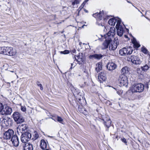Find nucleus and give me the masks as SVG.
I'll return each mask as SVG.
<instances>
[{
    "mask_svg": "<svg viewBox=\"0 0 150 150\" xmlns=\"http://www.w3.org/2000/svg\"><path fill=\"white\" fill-rule=\"evenodd\" d=\"M109 119H110L109 118V117L107 116L105 118H104L103 119V120L104 121V123H106L107 121H108V120Z\"/></svg>",
    "mask_w": 150,
    "mask_h": 150,
    "instance_id": "58836bf2",
    "label": "nucleus"
},
{
    "mask_svg": "<svg viewBox=\"0 0 150 150\" xmlns=\"http://www.w3.org/2000/svg\"><path fill=\"white\" fill-rule=\"evenodd\" d=\"M74 95L76 98L79 100H80L83 99V94L81 92H79V93L77 94H74Z\"/></svg>",
    "mask_w": 150,
    "mask_h": 150,
    "instance_id": "5701e85b",
    "label": "nucleus"
},
{
    "mask_svg": "<svg viewBox=\"0 0 150 150\" xmlns=\"http://www.w3.org/2000/svg\"><path fill=\"white\" fill-rule=\"evenodd\" d=\"M133 50L131 47H124L120 50L119 54L122 56L130 55L132 53Z\"/></svg>",
    "mask_w": 150,
    "mask_h": 150,
    "instance_id": "39448f33",
    "label": "nucleus"
},
{
    "mask_svg": "<svg viewBox=\"0 0 150 150\" xmlns=\"http://www.w3.org/2000/svg\"><path fill=\"white\" fill-rule=\"evenodd\" d=\"M3 109H4V105L2 103H0V112L2 111Z\"/></svg>",
    "mask_w": 150,
    "mask_h": 150,
    "instance_id": "a19ab883",
    "label": "nucleus"
},
{
    "mask_svg": "<svg viewBox=\"0 0 150 150\" xmlns=\"http://www.w3.org/2000/svg\"><path fill=\"white\" fill-rule=\"evenodd\" d=\"M93 16L94 17L97 18V24L99 26L101 25L103 26V25L104 22L105 20V18H104L102 20L103 22L100 21L104 17V14L103 11H100L99 13H96L93 14Z\"/></svg>",
    "mask_w": 150,
    "mask_h": 150,
    "instance_id": "f257e3e1",
    "label": "nucleus"
},
{
    "mask_svg": "<svg viewBox=\"0 0 150 150\" xmlns=\"http://www.w3.org/2000/svg\"><path fill=\"white\" fill-rule=\"evenodd\" d=\"M80 109H81V108H78V110H79V111L81 112H82V113H83V112H82V111H81H81H80Z\"/></svg>",
    "mask_w": 150,
    "mask_h": 150,
    "instance_id": "49530a36",
    "label": "nucleus"
},
{
    "mask_svg": "<svg viewBox=\"0 0 150 150\" xmlns=\"http://www.w3.org/2000/svg\"><path fill=\"white\" fill-rule=\"evenodd\" d=\"M129 59V61L130 60L133 64L136 65L140 64L142 62L140 58L137 56H131Z\"/></svg>",
    "mask_w": 150,
    "mask_h": 150,
    "instance_id": "6e6552de",
    "label": "nucleus"
},
{
    "mask_svg": "<svg viewBox=\"0 0 150 150\" xmlns=\"http://www.w3.org/2000/svg\"><path fill=\"white\" fill-rule=\"evenodd\" d=\"M48 137H50V136H48Z\"/></svg>",
    "mask_w": 150,
    "mask_h": 150,
    "instance_id": "bf43d9fd",
    "label": "nucleus"
},
{
    "mask_svg": "<svg viewBox=\"0 0 150 150\" xmlns=\"http://www.w3.org/2000/svg\"><path fill=\"white\" fill-rule=\"evenodd\" d=\"M84 11H85V12H86V13L88 12V11L86 10V9H84Z\"/></svg>",
    "mask_w": 150,
    "mask_h": 150,
    "instance_id": "09e8293b",
    "label": "nucleus"
},
{
    "mask_svg": "<svg viewBox=\"0 0 150 150\" xmlns=\"http://www.w3.org/2000/svg\"><path fill=\"white\" fill-rule=\"evenodd\" d=\"M106 67L108 70L112 71L116 68L117 65L114 63L109 62L107 65Z\"/></svg>",
    "mask_w": 150,
    "mask_h": 150,
    "instance_id": "ddd939ff",
    "label": "nucleus"
},
{
    "mask_svg": "<svg viewBox=\"0 0 150 150\" xmlns=\"http://www.w3.org/2000/svg\"><path fill=\"white\" fill-rule=\"evenodd\" d=\"M144 88V85L142 83H137L133 85L132 91L134 92H142L143 91Z\"/></svg>",
    "mask_w": 150,
    "mask_h": 150,
    "instance_id": "20e7f679",
    "label": "nucleus"
},
{
    "mask_svg": "<svg viewBox=\"0 0 150 150\" xmlns=\"http://www.w3.org/2000/svg\"><path fill=\"white\" fill-rule=\"evenodd\" d=\"M27 128V125L25 124H21L19 127V130H21L22 131H24Z\"/></svg>",
    "mask_w": 150,
    "mask_h": 150,
    "instance_id": "bb28decb",
    "label": "nucleus"
},
{
    "mask_svg": "<svg viewBox=\"0 0 150 150\" xmlns=\"http://www.w3.org/2000/svg\"><path fill=\"white\" fill-rule=\"evenodd\" d=\"M33 137L32 138V139L33 140H35L37 139L39 137L38 134L37 132L35 131L33 132Z\"/></svg>",
    "mask_w": 150,
    "mask_h": 150,
    "instance_id": "c756f323",
    "label": "nucleus"
},
{
    "mask_svg": "<svg viewBox=\"0 0 150 150\" xmlns=\"http://www.w3.org/2000/svg\"><path fill=\"white\" fill-rule=\"evenodd\" d=\"M31 137V134L29 132H26L22 134L21 137V140L23 144L28 143Z\"/></svg>",
    "mask_w": 150,
    "mask_h": 150,
    "instance_id": "f03ea898",
    "label": "nucleus"
},
{
    "mask_svg": "<svg viewBox=\"0 0 150 150\" xmlns=\"http://www.w3.org/2000/svg\"><path fill=\"white\" fill-rule=\"evenodd\" d=\"M3 122L6 126L10 125L11 123V120L10 118L5 117L3 119Z\"/></svg>",
    "mask_w": 150,
    "mask_h": 150,
    "instance_id": "f3484780",
    "label": "nucleus"
},
{
    "mask_svg": "<svg viewBox=\"0 0 150 150\" xmlns=\"http://www.w3.org/2000/svg\"><path fill=\"white\" fill-rule=\"evenodd\" d=\"M140 13H142V12L141 11H140Z\"/></svg>",
    "mask_w": 150,
    "mask_h": 150,
    "instance_id": "4d7b16f0",
    "label": "nucleus"
},
{
    "mask_svg": "<svg viewBox=\"0 0 150 150\" xmlns=\"http://www.w3.org/2000/svg\"><path fill=\"white\" fill-rule=\"evenodd\" d=\"M132 4V6H134V7H135V6H134Z\"/></svg>",
    "mask_w": 150,
    "mask_h": 150,
    "instance_id": "052dcab7",
    "label": "nucleus"
},
{
    "mask_svg": "<svg viewBox=\"0 0 150 150\" xmlns=\"http://www.w3.org/2000/svg\"><path fill=\"white\" fill-rule=\"evenodd\" d=\"M102 65L101 62H99L97 63L96 64V67L95 68V70L98 73L100 70L102 69Z\"/></svg>",
    "mask_w": 150,
    "mask_h": 150,
    "instance_id": "aec40b11",
    "label": "nucleus"
},
{
    "mask_svg": "<svg viewBox=\"0 0 150 150\" xmlns=\"http://www.w3.org/2000/svg\"><path fill=\"white\" fill-rule=\"evenodd\" d=\"M116 22V18H112L110 19L108 21L109 24L111 25H114Z\"/></svg>",
    "mask_w": 150,
    "mask_h": 150,
    "instance_id": "393cba45",
    "label": "nucleus"
},
{
    "mask_svg": "<svg viewBox=\"0 0 150 150\" xmlns=\"http://www.w3.org/2000/svg\"><path fill=\"white\" fill-rule=\"evenodd\" d=\"M21 110L23 112H25L26 111V108L25 106H22L21 108Z\"/></svg>",
    "mask_w": 150,
    "mask_h": 150,
    "instance_id": "79ce46f5",
    "label": "nucleus"
},
{
    "mask_svg": "<svg viewBox=\"0 0 150 150\" xmlns=\"http://www.w3.org/2000/svg\"><path fill=\"white\" fill-rule=\"evenodd\" d=\"M13 131L11 129H9L3 134V138L4 139L8 140L10 139L13 136Z\"/></svg>",
    "mask_w": 150,
    "mask_h": 150,
    "instance_id": "1a4fd4ad",
    "label": "nucleus"
},
{
    "mask_svg": "<svg viewBox=\"0 0 150 150\" xmlns=\"http://www.w3.org/2000/svg\"><path fill=\"white\" fill-rule=\"evenodd\" d=\"M69 50H66L63 51H61L60 53L61 54H66L69 53Z\"/></svg>",
    "mask_w": 150,
    "mask_h": 150,
    "instance_id": "ea45409f",
    "label": "nucleus"
},
{
    "mask_svg": "<svg viewBox=\"0 0 150 150\" xmlns=\"http://www.w3.org/2000/svg\"><path fill=\"white\" fill-rule=\"evenodd\" d=\"M103 57V55L100 54H95L90 56L89 57L90 58H93L98 59H100L102 58Z\"/></svg>",
    "mask_w": 150,
    "mask_h": 150,
    "instance_id": "412c9836",
    "label": "nucleus"
},
{
    "mask_svg": "<svg viewBox=\"0 0 150 150\" xmlns=\"http://www.w3.org/2000/svg\"><path fill=\"white\" fill-rule=\"evenodd\" d=\"M88 2V0H85L84 2L82 4L78 9V10L80 11L81 9L83 8L86 3Z\"/></svg>",
    "mask_w": 150,
    "mask_h": 150,
    "instance_id": "c85d7f7f",
    "label": "nucleus"
},
{
    "mask_svg": "<svg viewBox=\"0 0 150 150\" xmlns=\"http://www.w3.org/2000/svg\"><path fill=\"white\" fill-rule=\"evenodd\" d=\"M118 81L120 86H125L127 87L128 85L127 77L124 75H121L120 76Z\"/></svg>",
    "mask_w": 150,
    "mask_h": 150,
    "instance_id": "0eeeda50",
    "label": "nucleus"
},
{
    "mask_svg": "<svg viewBox=\"0 0 150 150\" xmlns=\"http://www.w3.org/2000/svg\"><path fill=\"white\" fill-rule=\"evenodd\" d=\"M146 19H148V18H147L146 17Z\"/></svg>",
    "mask_w": 150,
    "mask_h": 150,
    "instance_id": "680f3d73",
    "label": "nucleus"
},
{
    "mask_svg": "<svg viewBox=\"0 0 150 150\" xmlns=\"http://www.w3.org/2000/svg\"><path fill=\"white\" fill-rule=\"evenodd\" d=\"M149 67L147 65H146L143 67H141L142 69L145 71H147L149 69Z\"/></svg>",
    "mask_w": 150,
    "mask_h": 150,
    "instance_id": "c9c22d12",
    "label": "nucleus"
},
{
    "mask_svg": "<svg viewBox=\"0 0 150 150\" xmlns=\"http://www.w3.org/2000/svg\"><path fill=\"white\" fill-rule=\"evenodd\" d=\"M138 10L139 11V12H140V10L139 9H138Z\"/></svg>",
    "mask_w": 150,
    "mask_h": 150,
    "instance_id": "6e6d98bb",
    "label": "nucleus"
},
{
    "mask_svg": "<svg viewBox=\"0 0 150 150\" xmlns=\"http://www.w3.org/2000/svg\"><path fill=\"white\" fill-rule=\"evenodd\" d=\"M108 120V121H107L106 123H104V124L106 127L108 128L111 126V121L110 119H109Z\"/></svg>",
    "mask_w": 150,
    "mask_h": 150,
    "instance_id": "473e14b6",
    "label": "nucleus"
},
{
    "mask_svg": "<svg viewBox=\"0 0 150 150\" xmlns=\"http://www.w3.org/2000/svg\"><path fill=\"white\" fill-rule=\"evenodd\" d=\"M2 113L3 114L5 115H10L12 112V109L10 107L6 106L2 110Z\"/></svg>",
    "mask_w": 150,
    "mask_h": 150,
    "instance_id": "2eb2a0df",
    "label": "nucleus"
},
{
    "mask_svg": "<svg viewBox=\"0 0 150 150\" xmlns=\"http://www.w3.org/2000/svg\"><path fill=\"white\" fill-rule=\"evenodd\" d=\"M113 41L110 44L109 46V49L110 50H115L117 48V45L116 44L114 43L112 44Z\"/></svg>",
    "mask_w": 150,
    "mask_h": 150,
    "instance_id": "4be33fe9",
    "label": "nucleus"
},
{
    "mask_svg": "<svg viewBox=\"0 0 150 150\" xmlns=\"http://www.w3.org/2000/svg\"><path fill=\"white\" fill-rule=\"evenodd\" d=\"M141 50L143 52L146 54H148V51L147 50L144 46L142 47Z\"/></svg>",
    "mask_w": 150,
    "mask_h": 150,
    "instance_id": "f704fd0d",
    "label": "nucleus"
},
{
    "mask_svg": "<svg viewBox=\"0 0 150 150\" xmlns=\"http://www.w3.org/2000/svg\"><path fill=\"white\" fill-rule=\"evenodd\" d=\"M117 93H118V91L117 92Z\"/></svg>",
    "mask_w": 150,
    "mask_h": 150,
    "instance_id": "e2e57ef3",
    "label": "nucleus"
},
{
    "mask_svg": "<svg viewBox=\"0 0 150 150\" xmlns=\"http://www.w3.org/2000/svg\"><path fill=\"white\" fill-rule=\"evenodd\" d=\"M52 119L53 120H54V121H57V120H55V119H54V118H52Z\"/></svg>",
    "mask_w": 150,
    "mask_h": 150,
    "instance_id": "603ef678",
    "label": "nucleus"
},
{
    "mask_svg": "<svg viewBox=\"0 0 150 150\" xmlns=\"http://www.w3.org/2000/svg\"><path fill=\"white\" fill-rule=\"evenodd\" d=\"M116 22H117V23L115 27H118L119 26H121L120 25V23L121 22V19L119 18H116Z\"/></svg>",
    "mask_w": 150,
    "mask_h": 150,
    "instance_id": "2f4dec72",
    "label": "nucleus"
},
{
    "mask_svg": "<svg viewBox=\"0 0 150 150\" xmlns=\"http://www.w3.org/2000/svg\"><path fill=\"white\" fill-rule=\"evenodd\" d=\"M117 29V33L119 36H122L123 34V28L122 26H119L118 27H116Z\"/></svg>",
    "mask_w": 150,
    "mask_h": 150,
    "instance_id": "6ab92c4d",
    "label": "nucleus"
},
{
    "mask_svg": "<svg viewBox=\"0 0 150 150\" xmlns=\"http://www.w3.org/2000/svg\"><path fill=\"white\" fill-rule=\"evenodd\" d=\"M37 85L38 86L40 87V89L41 90H42L43 89V88L42 86V85L40 83L39 81H37L36 83Z\"/></svg>",
    "mask_w": 150,
    "mask_h": 150,
    "instance_id": "4c0bfd02",
    "label": "nucleus"
},
{
    "mask_svg": "<svg viewBox=\"0 0 150 150\" xmlns=\"http://www.w3.org/2000/svg\"><path fill=\"white\" fill-rule=\"evenodd\" d=\"M76 51V50H72V52L74 53H75Z\"/></svg>",
    "mask_w": 150,
    "mask_h": 150,
    "instance_id": "8fccbe9b",
    "label": "nucleus"
},
{
    "mask_svg": "<svg viewBox=\"0 0 150 150\" xmlns=\"http://www.w3.org/2000/svg\"><path fill=\"white\" fill-rule=\"evenodd\" d=\"M11 140L14 146L17 147L18 146L19 144L18 138L16 135H14L12 137Z\"/></svg>",
    "mask_w": 150,
    "mask_h": 150,
    "instance_id": "f8f14e48",
    "label": "nucleus"
},
{
    "mask_svg": "<svg viewBox=\"0 0 150 150\" xmlns=\"http://www.w3.org/2000/svg\"><path fill=\"white\" fill-rule=\"evenodd\" d=\"M56 32H54V34H56Z\"/></svg>",
    "mask_w": 150,
    "mask_h": 150,
    "instance_id": "13d9d810",
    "label": "nucleus"
},
{
    "mask_svg": "<svg viewBox=\"0 0 150 150\" xmlns=\"http://www.w3.org/2000/svg\"><path fill=\"white\" fill-rule=\"evenodd\" d=\"M79 57V56H75V59L78 62V63L80 64L82 63V62H83V60L82 58H80Z\"/></svg>",
    "mask_w": 150,
    "mask_h": 150,
    "instance_id": "cd10ccee",
    "label": "nucleus"
},
{
    "mask_svg": "<svg viewBox=\"0 0 150 150\" xmlns=\"http://www.w3.org/2000/svg\"><path fill=\"white\" fill-rule=\"evenodd\" d=\"M9 47H0V54L8 55Z\"/></svg>",
    "mask_w": 150,
    "mask_h": 150,
    "instance_id": "4468645a",
    "label": "nucleus"
},
{
    "mask_svg": "<svg viewBox=\"0 0 150 150\" xmlns=\"http://www.w3.org/2000/svg\"><path fill=\"white\" fill-rule=\"evenodd\" d=\"M149 66H150V61H149Z\"/></svg>",
    "mask_w": 150,
    "mask_h": 150,
    "instance_id": "864d4df0",
    "label": "nucleus"
},
{
    "mask_svg": "<svg viewBox=\"0 0 150 150\" xmlns=\"http://www.w3.org/2000/svg\"><path fill=\"white\" fill-rule=\"evenodd\" d=\"M13 117L14 120L17 123H21L24 121L23 117L19 112H14L13 115Z\"/></svg>",
    "mask_w": 150,
    "mask_h": 150,
    "instance_id": "7ed1b4c3",
    "label": "nucleus"
},
{
    "mask_svg": "<svg viewBox=\"0 0 150 150\" xmlns=\"http://www.w3.org/2000/svg\"><path fill=\"white\" fill-rule=\"evenodd\" d=\"M89 0H88V1Z\"/></svg>",
    "mask_w": 150,
    "mask_h": 150,
    "instance_id": "0e129e2a",
    "label": "nucleus"
},
{
    "mask_svg": "<svg viewBox=\"0 0 150 150\" xmlns=\"http://www.w3.org/2000/svg\"><path fill=\"white\" fill-rule=\"evenodd\" d=\"M126 0L127 1V2L128 3H130V4H132V3L131 2H130L129 1H128V0Z\"/></svg>",
    "mask_w": 150,
    "mask_h": 150,
    "instance_id": "de8ad7c7",
    "label": "nucleus"
},
{
    "mask_svg": "<svg viewBox=\"0 0 150 150\" xmlns=\"http://www.w3.org/2000/svg\"><path fill=\"white\" fill-rule=\"evenodd\" d=\"M24 150H33V148L32 144L27 143L23 144Z\"/></svg>",
    "mask_w": 150,
    "mask_h": 150,
    "instance_id": "dca6fc26",
    "label": "nucleus"
},
{
    "mask_svg": "<svg viewBox=\"0 0 150 150\" xmlns=\"http://www.w3.org/2000/svg\"><path fill=\"white\" fill-rule=\"evenodd\" d=\"M18 128H19L18 127V129H18V130H17V132L18 133V134H19V131H18Z\"/></svg>",
    "mask_w": 150,
    "mask_h": 150,
    "instance_id": "3c124183",
    "label": "nucleus"
},
{
    "mask_svg": "<svg viewBox=\"0 0 150 150\" xmlns=\"http://www.w3.org/2000/svg\"><path fill=\"white\" fill-rule=\"evenodd\" d=\"M47 144L45 140L44 139H42L41 141L40 146L41 149H45L47 147Z\"/></svg>",
    "mask_w": 150,
    "mask_h": 150,
    "instance_id": "b1692460",
    "label": "nucleus"
},
{
    "mask_svg": "<svg viewBox=\"0 0 150 150\" xmlns=\"http://www.w3.org/2000/svg\"><path fill=\"white\" fill-rule=\"evenodd\" d=\"M56 120L58 122L62 124H63V120L61 117L57 116V117Z\"/></svg>",
    "mask_w": 150,
    "mask_h": 150,
    "instance_id": "72a5a7b5",
    "label": "nucleus"
},
{
    "mask_svg": "<svg viewBox=\"0 0 150 150\" xmlns=\"http://www.w3.org/2000/svg\"><path fill=\"white\" fill-rule=\"evenodd\" d=\"M81 0H74V1L72 3V5L73 6H74L75 4H79Z\"/></svg>",
    "mask_w": 150,
    "mask_h": 150,
    "instance_id": "e433bc0d",
    "label": "nucleus"
},
{
    "mask_svg": "<svg viewBox=\"0 0 150 150\" xmlns=\"http://www.w3.org/2000/svg\"><path fill=\"white\" fill-rule=\"evenodd\" d=\"M140 71V69H137V71L138 73H139V71Z\"/></svg>",
    "mask_w": 150,
    "mask_h": 150,
    "instance_id": "a18cd8bd",
    "label": "nucleus"
},
{
    "mask_svg": "<svg viewBox=\"0 0 150 150\" xmlns=\"http://www.w3.org/2000/svg\"><path fill=\"white\" fill-rule=\"evenodd\" d=\"M135 7V8L136 9H137V10H138V9L136 7Z\"/></svg>",
    "mask_w": 150,
    "mask_h": 150,
    "instance_id": "5fc2aeb1",
    "label": "nucleus"
},
{
    "mask_svg": "<svg viewBox=\"0 0 150 150\" xmlns=\"http://www.w3.org/2000/svg\"><path fill=\"white\" fill-rule=\"evenodd\" d=\"M16 53V49L12 47H9V51L8 55L13 56L15 55Z\"/></svg>",
    "mask_w": 150,
    "mask_h": 150,
    "instance_id": "a211bd4d",
    "label": "nucleus"
},
{
    "mask_svg": "<svg viewBox=\"0 0 150 150\" xmlns=\"http://www.w3.org/2000/svg\"><path fill=\"white\" fill-rule=\"evenodd\" d=\"M98 79L100 83L103 82L106 79V73L105 71H103L99 74Z\"/></svg>",
    "mask_w": 150,
    "mask_h": 150,
    "instance_id": "9b49d317",
    "label": "nucleus"
},
{
    "mask_svg": "<svg viewBox=\"0 0 150 150\" xmlns=\"http://www.w3.org/2000/svg\"><path fill=\"white\" fill-rule=\"evenodd\" d=\"M115 34V30L114 27H111L110 28V30L108 33L103 36L113 40L114 39V36Z\"/></svg>",
    "mask_w": 150,
    "mask_h": 150,
    "instance_id": "9d476101",
    "label": "nucleus"
},
{
    "mask_svg": "<svg viewBox=\"0 0 150 150\" xmlns=\"http://www.w3.org/2000/svg\"><path fill=\"white\" fill-rule=\"evenodd\" d=\"M71 67L69 69V70H71L72 69L73 64L71 63Z\"/></svg>",
    "mask_w": 150,
    "mask_h": 150,
    "instance_id": "c03bdc74",
    "label": "nucleus"
},
{
    "mask_svg": "<svg viewBox=\"0 0 150 150\" xmlns=\"http://www.w3.org/2000/svg\"><path fill=\"white\" fill-rule=\"evenodd\" d=\"M133 44L134 46V47L135 48H138L140 46V45L139 43L137 42L136 40H133Z\"/></svg>",
    "mask_w": 150,
    "mask_h": 150,
    "instance_id": "7c9ffc66",
    "label": "nucleus"
},
{
    "mask_svg": "<svg viewBox=\"0 0 150 150\" xmlns=\"http://www.w3.org/2000/svg\"><path fill=\"white\" fill-rule=\"evenodd\" d=\"M121 140L122 141V142L125 143L126 145H127V141H126V139L125 138H124L121 139Z\"/></svg>",
    "mask_w": 150,
    "mask_h": 150,
    "instance_id": "37998d69",
    "label": "nucleus"
},
{
    "mask_svg": "<svg viewBox=\"0 0 150 150\" xmlns=\"http://www.w3.org/2000/svg\"><path fill=\"white\" fill-rule=\"evenodd\" d=\"M121 73L122 75H124L125 74L127 73L129 71L128 67H123L121 70Z\"/></svg>",
    "mask_w": 150,
    "mask_h": 150,
    "instance_id": "a878e982",
    "label": "nucleus"
},
{
    "mask_svg": "<svg viewBox=\"0 0 150 150\" xmlns=\"http://www.w3.org/2000/svg\"><path fill=\"white\" fill-rule=\"evenodd\" d=\"M100 36L102 38L105 39V41L103 43L101 46V48L102 50H104L107 48L110 44L112 42L113 40L110 39L109 38H107L103 35H100Z\"/></svg>",
    "mask_w": 150,
    "mask_h": 150,
    "instance_id": "423d86ee",
    "label": "nucleus"
}]
</instances>
